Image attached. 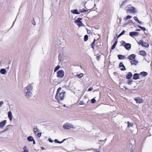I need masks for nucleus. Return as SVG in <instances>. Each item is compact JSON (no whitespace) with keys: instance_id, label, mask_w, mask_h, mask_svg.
<instances>
[{"instance_id":"774afa93","label":"nucleus","mask_w":152,"mask_h":152,"mask_svg":"<svg viewBox=\"0 0 152 152\" xmlns=\"http://www.w3.org/2000/svg\"><path fill=\"white\" fill-rule=\"evenodd\" d=\"M116 38V37H114V38L115 39Z\"/></svg>"},{"instance_id":"3c124183","label":"nucleus","mask_w":152,"mask_h":152,"mask_svg":"<svg viewBox=\"0 0 152 152\" xmlns=\"http://www.w3.org/2000/svg\"><path fill=\"white\" fill-rule=\"evenodd\" d=\"M128 23H130V24H133V22L132 20H130L128 21Z\"/></svg>"},{"instance_id":"393cba45","label":"nucleus","mask_w":152,"mask_h":152,"mask_svg":"<svg viewBox=\"0 0 152 152\" xmlns=\"http://www.w3.org/2000/svg\"><path fill=\"white\" fill-rule=\"evenodd\" d=\"M134 19L138 23L140 24H142V22L139 20L137 17L134 16Z\"/></svg>"},{"instance_id":"5701e85b","label":"nucleus","mask_w":152,"mask_h":152,"mask_svg":"<svg viewBox=\"0 0 152 152\" xmlns=\"http://www.w3.org/2000/svg\"><path fill=\"white\" fill-rule=\"evenodd\" d=\"M34 130L35 134L37 133L39 131V129L37 128L36 126H34Z\"/></svg>"},{"instance_id":"5fc2aeb1","label":"nucleus","mask_w":152,"mask_h":152,"mask_svg":"<svg viewBox=\"0 0 152 152\" xmlns=\"http://www.w3.org/2000/svg\"><path fill=\"white\" fill-rule=\"evenodd\" d=\"M122 35V34L120 33L118 36L117 39H118Z\"/></svg>"},{"instance_id":"e2e57ef3","label":"nucleus","mask_w":152,"mask_h":152,"mask_svg":"<svg viewBox=\"0 0 152 152\" xmlns=\"http://www.w3.org/2000/svg\"><path fill=\"white\" fill-rule=\"evenodd\" d=\"M136 31H140V29H137L136 30Z\"/></svg>"},{"instance_id":"0e129e2a","label":"nucleus","mask_w":152,"mask_h":152,"mask_svg":"<svg viewBox=\"0 0 152 152\" xmlns=\"http://www.w3.org/2000/svg\"><path fill=\"white\" fill-rule=\"evenodd\" d=\"M15 20H16V19ZM15 20H15L13 22V24H12V26H13V24H14V23L15 22Z\"/></svg>"},{"instance_id":"09e8293b","label":"nucleus","mask_w":152,"mask_h":152,"mask_svg":"<svg viewBox=\"0 0 152 152\" xmlns=\"http://www.w3.org/2000/svg\"><path fill=\"white\" fill-rule=\"evenodd\" d=\"M93 89V88L92 87H90L88 89V91H91Z\"/></svg>"},{"instance_id":"f03ea898","label":"nucleus","mask_w":152,"mask_h":152,"mask_svg":"<svg viewBox=\"0 0 152 152\" xmlns=\"http://www.w3.org/2000/svg\"><path fill=\"white\" fill-rule=\"evenodd\" d=\"M65 93V92H62L58 94H56L55 99L59 103H61L60 101L63 100L64 98V95Z\"/></svg>"},{"instance_id":"7c9ffc66","label":"nucleus","mask_w":152,"mask_h":152,"mask_svg":"<svg viewBox=\"0 0 152 152\" xmlns=\"http://www.w3.org/2000/svg\"><path fill=\"white\" fill-rule=\"evenodd\" d=\"M127 123L128 124L127 126L128 127H132V126L133 125V124L132 123H130L129 121H128Z\"/></svg>"},{"instance_id":"f257e3e1","label":"nucleus","mask_w":152,"mask_h":152,"mask_svg":"<svg viewBox=\"0 0 152 152\" xmlns=\"http://www.w3.org/2000/svg\"><path fill=\"white\" fill-rule=\"evenodd\" d=\"M33 87L31 84H28L27 86L24 88V92L26 96L28 98H29L32 95V92Z\"/></svg>"},{"instance_id":"ddd939ff","label":"nucleus","mask_w":152,"mask_h":152,"mask_svg":"<svg viewBox=\"0 0 152 152\" xmlns=\"http://www.w3.org/2000/svg\"><path fill=\"white\" fill-rule=\"evenodd\" d=\"M132 74L131 72H128L126 75V78L128 79H130L132 78Z\"/></svg>"},{"instance_id":"864d4df0","label":"nucleus","mask_w":152,"mask_h":152,"mask_svg":"<svg viewBox=\"0 0 152 152\" xmlns=\"http://www.w3.org/2000/svg\"><path fill=\"white\" fill-rule=\"evenodd\" d=\"M48 140L50 142H53V140L50 138H49Z\"/></svg>"},{"instance_id":"e433bc0d","label":"nucleus","mask_w":152,"mask_h":152,"mask_svg":"<svg viewBox=\"0 0 152 152\" xmlns=\"http://www.w3.org/2000/svg\"><path fill=\"white\" fill-rule=\"evenodd\" d=\"M101 55H99L96 56V59L98 61H99L101 58Z\"/></svg>"},{"instance_id":"49530a36","label":"nucleus","mask_w":152,"mask_h":152,"mask_svg":"<svg viewBox=\"0 0 152 152\" xmlns=\"http://www.w3.org/2000/svg\"><path fill=\"white\" fill-rule=\"evenodd\" d=\"M92 149H89L88 150H92ZM93 151L94 152H100L99 151H97V150H95V149H93Z\"/></svg>"},{"instance_id":"a211bd4d","label":"nucleus","mask_w":152,"mask_h":152,"mask_svg":"<svg viewBox=\"0 0 152 152\" xmlns=\"http://www.w3.org/2000/svg\"><path fill=\"white\" fill-rule=\"evenodd\" d=\"M12 128V125H9L7 126V128L4 129V130L2 132H4L6 131H7L10 129H11Z\"/></svg>"},{"instance_id":"1a4fd4ad","label":"nucleus","mask_w":152,"mask_h":152,"mask_svg":"<svg viewBox=\"0 0 152 152\" xmlns=\"http://www.w3.org/2000/svg\"><path fill=\"white\" fill-rule=\"evenodd\" d=\"M136 55L134 54H132L127 57V58L131 61L135 59Z\"/></svg>"},{"instance_id":"39448f33","label":"nucleus","mask_w":152,"mask_h":152,"mask_svg":"<svg viewBox=\"0 0 152 152\" xmlns=\"http://www.w3.org/2000/svg\"><path fill=\"white\" fill-rule=\"evenodd\" d=\"M138 44L139 45H141L142 46L145 47H148L149 46L148 44L146 42H145L142 40L137 41Z\"/></svg>"},{"instance_id":"f8f14e48","label":"nucleus","mask_w":152,"mask_h":152,"mask_svg":"<svg viewBox=\"0 0 152 152\" xmlns=\"http://www.w3.org/2000/svg\"><path fill=\"white\" fill-rule=\"evenodd\" d=\"M7 122L6 120H4L0 123V128H3L6 125Z\"/></svg>"},{"instance_id":"a19ab883","label":"nucleus","mask_w":152,"mask_h":152,"mask_svg":"<svg viewBox=\"0 0 152 152\" xmlns=\"http://www.w3.org/2000/svg\"><path fill=\"white\" fill-rule=\"evenodd\" d=\"M54 142L56 143H61V142L58 141L57 139H56L54 140Z\"/></svg>"},{"instance_id":"72a5a7b5","label":"nucleus","mask_w":152,"mask_h":152,"mask_svg":"<svg viewBox=\"0 0 152 152\" xmlns=\"http://www.w3.org/2000/svg\"><path fill=\"white\" fill-rule=\"evenodd\" d=\"M83 74L82 73H80L79 74H77L76 75L77 77L80 78L82 77L83 76Z\"/></svg>"},{"instance_id":"338daca9","label":"nucleus","mask_w":152,"mask_h":152,"mask_svg":"<svg viewBox=\"0 0 152 152\" xmlns=\"http://www.w3.org/2000/svg\"><path fill=\"white\" fill-rule=\"evenodd\" d=\"M107 140V139H105L104 140Z\"/></svg>"},{"instance_id":"8fccbe9b","label":"nucleus","mask_w":152,"mask_h":152,"mask_svg":"<svg viewBox=\"0 0 152 152\" xmlns=\"http://www.w3.org/2000/svg\"><path fill=\"white\" fill-rule=\"evenodd\" d=\"M80 105H84L85 104V103L83 101H80L79 103Z\"/></svg>"},{"instance_id":"cd10ccee","label":"nucleus","mask_w":152,"mask_h":152,"mask_svg":"<svg viewBox=\"0 0 152 152\" xmlns=\"http://www.w3.org/2000/svg\"><path fill=\"white\" fill-rule=\"evenodd\" d=\"M95 41V39H94V41L91 44V48L93 49H94V48L95 46L94 43Z\"/></svg>"},{"instance_id":"9d476101","label":"nucleus","mask_w":152,"mask_h":152,"mask_svg":"<svg viewBox=\"0 0 152 152\" xmlns=\"http://www.w3.org/2000/svg\"><path fill=\"white\" fill-rule=\"evenodd\" d=\"M127 10V11L129 12H132L134 13L135 12V8L132 7H128Z\"/></svg>"},{"instance_id":"c756f323","label":"nucleus","mask_w":152,"mask_h":152,"mask_svg":"<svg viewBox=\"0 0 152 152\" xmlns=\"http://www.w3.org/2000/svg\"><path fill=\"white\" fill-rule=\"evenodd\" d=\"M137 26L139 27V28H140L142 30L144 31H145L146 30L145 28L144 27H142L138 25H137Z\"/></svg>"},{"instance_id":"13d9d810","label":"nucleus","mask_w":152,"mask_h":152,"mask_svg":"<svg viewBox=\"0 0 152 152\" xmlns=\"http://www.w3.org/2000/svg\"><path fill=\"white\" fill-rule=\"evenodd\" d=\"M123 87L126 90H128V88L124 86Z\"/></svg>"},{"instance_id":"c03bdc74","label":"nucleus","mask_w":152,"mask_h":152,"mask_svg":"<svg viewBox=\"0 0 152 152\" xmlns=\"http://www.w3.org/2000/svg\"><path fill=\"white\" fill-rule=\"evenodd\" d=\"M32 23L33 25L34 26L35 25L36 23L35 21L34 20V18L33 20L32 21Z\"/></svg>"},{"instance_id":"052dcab7","label":"nucleus","mask_w":152,"mask_h":152,"mask_svg":"<svg viewBox=\"0 0 152 152\" xmlns=\"http://www.w3.org/2000/svg\"><path fill=\"white\" fill-rule=\"evenodd\" d=\"M33 141V144H35V142L34 140V139L33 140V141Z\"/></svg>"},{"instance_id":"4d7b16f0","label":"nucleus","mask_w":152,"mask_h":152,"mask_svg":"<svg viewBox=\"0 0 152 152\" xmlns=\"http://www.w3.org/2000/svg\"><path fill=\"white\" fill-rule=\"evenodd\" d=\"M118 42V41L117 40H116L115 41V43L114 44L116 45V44Z\"/></svg>"},{"instance_id":"f704fd0d","label":"nucleus","mask_w":152,"mask_h":152,"mask_svg":"<svg viewBox=\"0 0 152 152\" xmlns=\"http://www.w3.org/2000/svg\"><path fill=\"white\" fill-rule=\"evenodd\" d=\"M61 87H59L57 89V92H56V94H59V92H60V91H61Z\"/></svg>"},{"instance_id":"ea45409f","label":"nucleus","mask_w":152,"mask_h":152,"mask_svg":"<svg viewBox=\"0 0 152 152\" xmlns=\"http://www.w3.org/2000/svg\"><path fill=\"white\" fill-rule=\"evenodd\" d=\"M96 101L95 99L94 98H93L91 100V102L92 103H94Z\"/></svg>"},{"instance_id":"7ed1b4c3","label":"nucleus","mask_w":152,"mask_h":152,"mask_svg":"<svg viewBox=\"0 0 152 152\" xmlns=\"http://www.w3.org/2000/svg\"><path fill=\"white\" fill-rule=\"evenodd\" d=\"M63 127L64 129H69L73 128L74 126L69 123H66L64 124Z\"/></svg>"},{"instance_id":"aec40b11","label":"nucleus","mask_w":152,"mask_h":152,"mask_svg":"<svg viewBox=\"0 0 152 152\" xmlns=\"http://www.w3.org/2000/svg\"><path fill=\"white\" fill-rule=\"evenodd\" d=\"M70 11L71 12L74 14H80V13L77 11V9H75L74 10H71Z\"/></svg>"},{"instance_id":"c9c22d12","label":"nucleus","mask_w":152,"mask_h":152,"mask_svg":"<svg viewBox=\"0 0 152 152\" xmlns=\"http://www.w3.org/2000/svg\"><path fill=\"white\" fill-rule=\"evenodd\" d=\"M132 18V16L130 15H128L126 17L124 18L125 20H126L127 19H129Z\"/></svg>"},{"instance_id":"c85d7f7f","label":"nucleus","mask_w":152,"mask_h":152,"mask_svg":"<svg viewBox=\"0 0 152 152\" xmlns=\"http://www.w3.org/2000/svg\"><path fill=\"white\" fill-rule=\"evenodd\" d=\"M60 67V66H59V65H58L54 69V72H56L59 69Z\"/></svg>"},{"instance_id":"423d86ee","label":"nucleus","mask_w":152,"mask_h":152,"mask_svg":"<svg viewBox=\"0 0 152 152\" xmlns=\"http://www.w3.org/2000/svg\"><path fill=\"white\" fill-rule=\"evenodd\" d=\"M64 75V72L62 70H60L57 72V76L58 77L62 78Z\"/></svg>"},{"instance_id":"58836bf2","label":"nucleus","mask_w":152,"mask_h":152,"mask_svg":"<svg viewBox=\"0 0 152 152\" xmlns=\"http://www.w3.org/2000/svg\"><path fill=\"white\" fill-rule=\"evenodd\" d=\"M121 43L122 44V45L124 47V45L126 44V43L124 41H121Z\"/></svg>"},{"instance_id":"6e6552de","label":"nucleus","mask_w":152,"mask_h":152,"mask_svg":"<svg viewBox=\"0 0 152 152\" xmlns=\"http://www.w3.org/2000/svg\"><path fill=\"white\" fill-rule=\"evenodd\" d=\"M139 34V33L136 31H132L130 32L129 33V35L132 37H133L134 36H137Z\"/></svg>"},{"instance_id":"20e7f679","label":"nucleus","mask_w":152,"mask_h":152,"mask_svg":"<svg viewBox=\"0 0 152 152\" xmlns=\"http://www.w3.org/2000/svg\"><path fill=\"white\" fill-rule=\"evenodd\" d=\"M82 20V18H78L75 20L74 22L76 23L77 25L79 27H81L83 26V24L81 20Z\"/></svg>"},{"instance_id":"bf43d9fd","label":"nucleus","mask_w":152,"mask_h":152,"mask_svg":"<svg viewBox=\"0 0 152 152\" xmlns=\"http://www.w3.org/2000/svg\"><path fill=\"white\" fill-rule=\"evenodd\" d=\"M66 140V139H64L61 142H60L61 143H63Z\"/></svg>"},{"instance_id":"412c9836","label":"nucleus","mask_w":152,"mask_h":152,"mask_svg":"<svg viewBox=\"0 0 152 152\" xmlns=\"http://www.w3.org/2000/svg\"><path fill=\"white\" fill-rule=\"evenodd\" d=\"M131 65H136L138 63V61H137L135 60L134 59L131 61H130Z\"/></svg>"},{"instance_id":"de8ad7c7","label":"nucleus","mask_w":152,"mask_h":152,"mask_svg":"<svg viewBox=\"0 0 152 152\" xmlns=\"http://www.w3.org/2000/svg\"><path fill=\"white\" fill-rule=\"evenodd\" d=\"M42 134V132H39V133H38V134H37L38 136L39 137H40L41 136Z\"/></svg>"},{"instance_id":"2f4dec72","label":"nucleus","mask_w":152,"mask_h":152,"mask_svg":"<svg viewBox=\"0 0 152 152\" xmlns=\"http://www.w3.org/2000/svg\"><path fill=\"white\" fill-rule=\"evenodd\" d=\"M79 11H80V12L81 13H83V12H86L88 10H86L85 9L83 8V9H82L80 10Z\"/></svg>"},{"instance_id":"b1692460","label":"nucleus","mask_w":152,"mask_h":152,"mask_svg":"<svg viewBox=\"0 0 152 152\" xmlns=\"http://www.w3.org/2000/svg\"><path fill=\"white\" fill-rule=\"evenodd\" d=\"M34 138L32 136H30L27 137V140L28 141L31 142L33 141Z\"/></svg>"},{"instance_id":"473e14b6","label":"nucleus","mask_w":152,"mask_h":152,"mask_svg":"<svg viewBox=\"0 0 152 152\" xmlns=\"http://www.w3.org/2000/svg\"><path fill=\"white\" fill-rule=\"evenodd\" d=\"M88 39V36L87 35H86L84 36V41L86 42V41Z\"/></svg>"},{"instance_id":"bb28decb","label":"nucleus","mask_w":152,"mask_h":152,"mask_svg":"<svg viewBox=\"0 0 152 152\" xmlns=\"http://www.w3.org/2000/svg\"><path fill=\"white\" fill-rule=\"evenodd\" d=\"M23 152H28L29 151L27 149L26 146H25L23 148Z\"/></svg>"},{"instance_id":"680f3d73","label":"nucleus","mask_w":152,"mask_h":152,"mask_svg":"<svg viewBox=\"0 0 152 152\" xmlns=\"http://www.w3.org/2000/svg\"><path fill=\"white\" fill-rule=\"evenodd\" d=\"M41 148L42 150H43L45 149V148L43 147H42Z\"/></svg>"},{"instance_id":"9b49d317","label":"nucleus","mask_w":152,"mask_h":152,"mask_svg":"<svg viewBox=\"0 0 152 152\" xmlns=\"http://www.w3.org/2000/svg\"><path fill=\"white\" fill-rule=\"evenodd\" d=\"M131 44L129 43H126L124 45V47L125 49L128 50H129L131 49Z\"/></svg>"},{"instance_id":"a18cd8bd","label":"nucleus","mask_w":152,"mask_h":152,"mask_svg":"<svg viewBox=\"0 0 152 152\" xmlns=\"http://www.w3.org/2000/svg\"><path fill=\"white\" fill-rule=\"evenodd\" d=\"M4 102L3 101H1L0 102V107L2 106V105L4 104Z\"/></svg>"},{"instance_id":"a878e982","label":"nucleus","mask_w":152,"mask_h":152,"mask_svg":"<svg viewBox=\"0 0 152 152\" xmlns=\"http://www.w3.org/2000/svg\"><path fill=\"white\" fill-rule=\"evenodd\" d=\"M6 70L5 69H2L0 71V72L2 74H5L6 72Z\"/></svg>"},{"instance_id":"79ce46f5","label":"nucleus","mask_w":152,"mask_h":152,"mask_svg":"<svg viewBox=\"0 0 152 152\" xmlns=\"http://www.w3.org/2000/svg\"><path fill=\"white\" fill-rule=\"evenodd\" d=\"M116 46V45H115V44H113L112 46V47H111V49L112 50H113V49H114Z\"/></svg>"},{"instance_id":"0eeeda50","label":"nucleus","mask_w":152,"mask_h":152,"mask_svg":"<svg viewBox=\"0 0 152 152\" xmlns=\"http://www.w3.org/2000/svg\"><path fill=\"white\" fill-rule=\"evenodd\" d=\"M134 99L137 104L141 103L143 101L142 99L139 97H135Z\"/></svg>"},{"instance_id":"4468645a","label":"nucleus","mask_w":152,"mask_h":152,"mask_svg":"<svg viewBox=\"0 0 152 152\" xmlns=\"http://www.w3.org/2000/svg\"><path fill=\"white\" fill-rule=\"evenodd\" d=\"M119 67H122V68L121 69V71H124L126 70L125 67L123 64L122 62H120L119 64Z\"/></svg>"},{"instance_id":"dca6fc26","label":"nucleus","mask_w":152,"mask_h":152,"mask_svg":"<svg viewBox=\"0 0 152 152\" xmlns=\"http://www.w3.org/2000/svg\"><path fill=\"white\" fill-rule=\"evenodd\" d=\"M139 54L140 55L145 56H146L147 54L146 52L144 50H141L139 52Z\"/></svg>"},{"instance_id":"4be33fe9","label":"nucleus","mask_w":152,"mask_h":152,"mask_svg":"<svg viewBox=\"0 0 152 152\" xmlns=\"http://www.w3.org/2000/svg\"><path fill=\"white\" fill-rule=\"evenodd\" d=\"M139 75L143 77H145L148 75V73L146 72L143 71L141 72Z\"/></svg>"},{"instance_id":"69168bd1","label":"nucleus","mask_w":152,"mask_h":152,"mask_svg":"<svg viewBox=\"0 0 152 152\" xmlns=\"http://www.w3.org/2000/svg\"><path fill=\"white\" fill-rule=\"evenodd\" d=\"M63 106H64V107H66V105H65V104H64V105H63Z\"/></svg>"},{"instance_id":"6ab92c4d","label":"nucleus","mask_w":152,"mask_h":152,"mask_svg":"<svg viewBox=\"0 0 152 152\" xmlns=\"http://www.w3.org/2000/svg\"><path fill=\"white\" fill-rule=\"evenodd\" d=\"M118 59L119 60L124 59L126 58V57L125 56L121 54L118 55Z\"/></svg>"},{"instance_id":"6e6d98bb","label":"nucleus","mask_w":152,"mask_h":152,"mask_svg":"<svg viewBox=\"0 0 152 152\" xmlns=\"http://www.w3.org/2000/svg\"><path fill=\"white\" fill-rule=\"evenodd\" d=\"M118 42V41L117 40H116L115 41V43L114 44L116 45V44Z\"/></svg>"},{"instance_id":"603ef678","label":"nucleus","mask_w":152,"mask_h":152,"mask_svg":"<svg viewBox=\"0 0 152 152\" xmlns=\"http://www.w3.org/2000/svg\"><path fill=\"white\" fill-rule=\"evenodd\" d=\"M126 32V31L124 30H123L121 33L122 34V35L124 34Z\"/></svg>"},{"instance_id":"4c0bfd02","label":"nucleus","mask_w":152,"mask_h":152,"mask_svg":"<svg viewBox=\"0 0 152 152\" xmlns=\"http://www.w3.org/2000/svg\"><path fill=\"white\" fill-rule=\"evenodd\" d=\"M127 0H126L124 1L123 2V3L121 5V7H122L124 6V5L125 3L126 2Z\"/></svg>"},{"instance_id":"37998d69","label":"nucleus","mask_w":152,"mask_h":152,"mask_svg":"<svg viewBox=\"0 0 152 152\" xmlns=\"http://www.w3.org/2000/svg\"><path fill=\"white\" fill-rule=\"evenodd\" d=\"M133 81L132 80H129L127 83L128 84L130 85L132 83Z\"/></svg>"},{"instance_id":"2eb2a0df","label":"nucleus","mask_w":152,"mask_h":152,"mask_svg":"<svg viewBox=\"0 0 152 152\" xmlns=\"http://www.w3.org/2000/svg\"><path fill=\"white\" fill-rule=\"evenodd\" d=\"M139 78V74L138 73H135L134 74L133 79L134 80H137Z\"/></svg>"},{"instance_id":"f3484780","label":"nucleus","mask_w":152,"mask_h":152,"mask_svg":"<svg viewBox=\"0 0 152 152\" xmlns=\"http://www.w3.org/2000/svg\"><path fill=\"white\" fill-rule=\"evenodd\" d=\"M8 117L9 118L10 121H11L12 120V113L11 111H9L8 113Z\"/></svg>"}]
</instances>
